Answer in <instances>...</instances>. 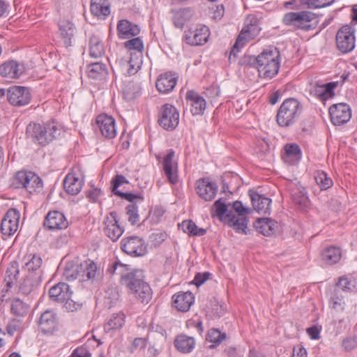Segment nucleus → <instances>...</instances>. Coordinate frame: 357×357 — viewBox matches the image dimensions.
<instances>
[{
  "mask_svg": "<svg viewBox=\"0 0 357 357\" xmlns=\"http://www.w3.org/2000/svg\"><path fill=\"white\" fill-rule=\"evenodd\" d=\"M11 313L17 317H24L29 312V305L20 298H14L10 305Z\"/></svg>",
  "mask_w": 357,
  "mask_h": 357,
  "instance_id": "49530a36",
  "label": "nucleus"
},
{
  "mask_svg": "<svg viewBox=\"0 0 357 357\" xmlns=\"http://www.w3.org/2000/svg\"><path fill=\"white\" fill-rule=\"evenodd\" d=\"M177 82V77L171 73H165L159 75L156 80L155 86L158 91L162 93H168L175 87Z\"/></svg>",
  "mask_w": 357,
  "mask_h": 357,
  "instance_id": "473e14b6",
  "label": "nucleus"
},
{
  "mask_svg": "<svg viewBox=\"0 0 357 357\" xmlns=\"http://www.w3.org/2000/svg\"><path fill=\"white\" fill-rule=\"evenodd\" d=\"M316 18L317 15L311 11L289 12L284 15L282 23L296 29L309 31L313 28L311 22Z\"/></svg>",
  "mask_w": 357,
  "mask_h": 357,
  "instance_id": "423d86ee",
  "label": "nucleus"
},
{
  "mask_svg": "<svg viewBox=\"0 0 357 357\" xmlns=\"http://www.w3.org/2000/svg\"><path fill=\"white\" fill-rule=\"evenodd\" d=\"M261 78L271 79L278 75L280 67V53L278 48L268 49L260 53L255 61Z\"/></svg>",
  "mask_w": 357,
  "mask_h": 357,
  "instance_id": "7ed1b4c3",
  "label": "nucleus"
},
{
  "mask_svg": "<svg viewBox=\"0 0 357 357\" xmlns=\"http://www.w3.org/2000/svg\"><path fill=\"white\" fill-rule=\"evenodd\" d=\"M329 305L331 307L336 311H343L344 310V296L342 294L340 289H334L331 292Z\"/></svg>",
  "mask_w": 357,
  "mask_h": 357,
  "instance_id": "a19ab883",
  "label": "nucleus"
},
{
  "mask_svg": "<svg viewBox=\"0 0 357 357\" xmlns=\"http://www.w3.org/2000/svg\"><path fill=\"white\" fill-rule=\"evenodd\" d=\"M144 278V272L142 270H134L123 275L121 282L135 298L142 303L147 304L152 298L153 292Z\"/></svg>",
  "mask_w": 357,
  "mask_h": 357,
  "instance_id": "f257e3e1",
  "label": "nucleus"
},
{
  "mask_svg": "<svg viewBox=\"0 0 357 357\" xmlns=\"http://www.w3.org/2000/svg\"><path fill=\"white\" fill-rule=\"evenodd\" d=\"M225 337V334L222 333L218 329H211L208 333L207 339L211 342L220 343Z\"/></svg>",
  "mask_w": 357,
  "mask_h": 357,
  "instance_id": "6e6d98bb",
  "label": "nucleus"
},
{
  "mask_svg": "<svg viewBox=\"0 0 357 357\" xmlns=\"http://www.w3.org/2000/svg\"><path fill=\"white\" fill-rule=\"evenodd\" d=\"M301 158V151L296 144H287L284 146L283 160L289 165H295Z\"/></svg>",
  "mask_w": 357,
  "mask_h": 357,
  "instance_id": "e433bc0d",
  "label": "nucleus"
},
{
  "mask_svg": "<svg viewBox=\"0 0 357 357\" xmlns=\"http://www.w3.org/2000/svg\"><path fill=\"white\" fill-rule=\"evenodd\" d=\"M20 322L16 319L12 320L6 326V331L11 336H13L15 332L20 331Z\"/></svg>",
  "mask_w": 357,
  "mask_h": 357,
  "instance_id": "0e129e2a",
  "label": "nucleus"
},
{
  "mask_svg": "<svg viewBox=\"0 0 357 357\" xmlns=\"http://www.w3.org/2000/svg\"><path fill=\"white\" fill-rule=\"evenodd\" d=\"M351 281L346 277H340L334 289H339L342 293L351 290Z\"/></svg>",
  "mask_w": 357,
  "mask_h": 357,
  "instance_id": "bf43d9fd",
  "label": "nucleus"
},
{
  "mask_svg": "<svg viewBox=\"0 0 357 357\" xmlns=\"http://www.w3.org/2000/svg\"><path fill=\"white\" fill-rule=\"evenodd\" d=\"M68 222L63 213L50 211L45 216L43 226L50 231L60 230L68 227Z\"/></svg>",
  "mask_w": 357,
  "mask_h": 357,
  "instance_id": "412c9836",
  "label": "nucleus"
},
{
  "mask_svg": "<svg viewBox=\"0 0 357 357\" xmlns=\"http://www.w3.org/2000/svg\"><path fill=\"white\" fill-rule=\"evenodd\" d=\"M125 47L132 52H142L143 54L144 43L139 37L133 38L124 43Z\"/></svg>",
  "mask_w": 357,
  "mask_h": 357,
  "instance_id": "8fccbe9b",
  "label": "nucleus"
},
{
  "mask_svg": "<svg viewBox=\"0 0 357 357\" xmlns=\"http://www.w3.org/2000/svg\"><path fill=\"white\" fill-rule=\"evenodd\" d=\"M291 199L297 208L301 211L309 208L310 202L305 189L300 185H295L291 190Z\"/></svg>",
  "mask_w": 357,
  "mask_h": 357,
  "instance_id": "7c9ffc66",
  "label": "nucleus"
},
{
  "mask_svg": "<svg viewBox=\"0 0 357 357\" xmlns=\"http://www.w3.org/2000/svg\"><path fill=\"white\" fill-rule=\"evenodd\" d=\"M96 124L103 137L108 139H113L116 135L115 120L113 117L100 114L96 118Z\"/></svg>",
  "mask_w": 357,
  "mask_h": 357,
  "instance_id": "5701e85b",
  "label": "nucleus"
},
{
  "mask_svg": "<svg viewBox=\"0 0 357 357\" xmlns=\"http://www.w3.org/2000/svg\"><path fill=\"white\" fill-rule=\"evenodd\" d=\"M185 100L190 105V112L193 116L202 115L206 107V100L197 92L191 90L187 92Z\"/></svg>",
  "mask_w": 357,
  "mask_h": 357,
  "instance_id": "a878e982",
  "label": "nucleus"
},
{
  "mask_svg": "<svg viewBox=\"0 0 357 357\" xmlns=\"http://www.w3.org/2000/svg\"><path fill=\"white\" fill-rule=\"evenodd\" d=\"M182 229L190 236H202L206 233V230L199 228L191 220H184L181 223Z\"/></svg>",
  "mask_w": 357,
  "mask_h": 357,
  "instance_id": "c03bdc74",
  "label": "nucleus"
},
{
  "mask_svg": "<svg viewBox=\"0 0 357 357\" xmlns=\"http://www.w3.org/2000/svg\"><path fill=\"white\" fill-rule=\"evenodd\" d=\"M331 122L335 126H341L347 123L351 117L350 107L346 103L333 105L329 108Z\"/></svg>",
  "mask_w": 357,
  "mask_h": 357,
  "instance_id": "dca6fc26",
  "label": "nucleus"
},
{
  "mask_svg": "<svg viewBox=\"0 0 357 357\" xmlns=\"http://www.w3.org/2000/svg\"><path fill=\"white\" fill-rule=\"evenodd\" d=\"M30 259L25 263L24 268L28 271H35L38 270L42 264V259L36 255H30Z\"/></svg>",
  "mask_w": 357,
  "mask_h": 357,
  "instance_id": "3c124183",
  "label": "nucleus"
},
{
  "mask_svg": "<svg viewBox=\"0 0 357 357\" xmlns=\"http://www.w3.org/2000/svg\"><path fill=\"white\" fill-rule=\"evenodd\" d=\"M158 122L159 125L167 130H173L178 125L179 112L172 105H163L159 112Z\"/></svg>",
  "mask_w": 357,
  "mask_h": 357,
  "instance_id": "9b49d317",
  "label": "nucleus"
},
{
  "mask_svg": "<svg viewBox=\"0 0 357 357\" xmlns=\"http://www.w3.org/2000/svg\"><path fill=\"white\" fill-rule=\"evenodd\" d=\"M61 134V126L54 121L44 124L30 123L26 130V137L35 144L46 146Z\"/></svg>",
  "mask_w": 357,
  "mask_h": 357,
  "instance_id": "f03ea898",
  "label": "nucleus"
},
{
  "mask_svg": "<svg viewBox=\"0 0 357 357\" xmlns=\"http://www.w3.org/2000/svg\"><path fill=\"white\" fill-rule=\"evenodd\" d=\"M121 250L132 257L144 256L146 253V245L144 241L137 236L123 238L121 241Z\"/></svg>",
  "mask_w": 357,
  "mask_h": 357,
  "instance_id": "f8f14e48",
  "label": "nucleus"
},
{
  "mask_svg": "<svg viewBox=\"0 0 357 357\" xmlns=\"http://www.w3.org/2000/svg\"><path fill=\"white\" fill-rule=\"evenodd\" d=\"M10 186L15 189L24 188L33 194L42 190L43 181L33 172L19 171L10 179Z\"/></svg>",
  "mask_w": 357,
  "mask_h": 357,
  "instance_id": "39448f33",
  "label": "nucleus"
},
{
  "mask_svg": "<svg viewBox=\"0 0 357 357\" xmlns=\"http://www.w3.org/2000/svg\"><path fill=\"white\" fill-rule=\"evenodd\" d=\"M20 213L16 208H10L4 215L1 224V231L3 236L13 235L19 228Z\"/></svg>",
  "mask_w": 357,
  "mask_h": 357,
  "instance_id": "ddd939ff",
  "label": "nucleus"
},
{
  "mask_svg": "<svg viewBox=\"0 0 357 357\" xmlns=\"http://www.w3.org/2000/svg\"><path fill=\"white\" fill-rule=\"evenodd\" d=\"M97 271L96 264L92 261H86L84 270V274L88 279H93L95 278Z\"/></svg>",
  "mask_w": 357,
  "mask_h": 357,
  "instance_id": "5fc2aeb1",
  "label": "nucleus"
},
{
  "mask_svg": "<svg viewBox=\"0 0 357 357\" xmlns=\"http://www.w3.org/2000/svg\"><path fill=\"white\" fill-rule=\"evenodd\" d=\"M77 268V266H75V268H66L63 274L68 280H75L79 275Z\"/></svg>",
  "mask_w": 357,
  "mask_h": 357,
  "instance_id": "774afa93",
  "label": "nucleus"
},
{
  "mask_svg": "<svg viewBox=\"0 0 357 357\" xmlns=\"http://www.w3.org/2000/svg\"><path fill=\"white\" fill-rule=\"evenodd\" d=\"M126 214L128 215V220L131 225H135L139 220V216L138 214V207L135 204H130L126 206Z\"/></svg>",
  "mask_w": 357,
  "mask_h": 357,
  "instance_id": "603ef678",
  "label": "nucleus"
},
{
  "mask_svg": "<svg viewBox=\"0 0 357 357\" xmlns=\"http://www.w3.org/2000/svg\"><path fill=\"white\" fill-rule=\"evenodd\" d=\"M72 294L69 285L64 282H59L49 290V296L52 301L63 303L67 310L74 312L81 305L71 298Z\"/></svg>",
  "mask_w": 357,
  "mask_h": 357,
  "instance_id": "0eeeda50",
  "label": "nucleus"
},
{
  "mask_svg": "<svg viewBox=\"0 0 357 357\" xmlns=\"http://www.w3.org/2000/svg\"><path fill=\"white\" fill-rule=\"evenodd\" d=\"M58 320L56 314L50 310L43 312L38 320V326L44 334H52L57 328Z\"/></svg>",
  "mask_w": 357,
  "mask_h": 357,
  "instance_id": "b1692460",
  "label": "nucleus"
},
{
  "mask_svg": "<svg viewBox=\"0 0 357 357\" xmlns=\"http://www.w3.org/2000/svg\"><path fill=\"white\" fill-rule=\"evenodd\" d=\"M128 183L126 178L123 175L117 174L112 181V190L115 195H118L117 188L123 183Z\"/></svg>",
  "mask_w": 357,
  "mask_h": 357,
  "instance_id": "052dcab7",
  "label": "nucleus"
},
{
  "mask_svg": "<svg viewBox=\"0 0 357 357\" xmlns=\"http://www.w3.org/2000/svg\"><path fill=\"white\" fill-rule=\"evenodd\" d=\"M210 275L211 274L208 272H204L203 273H198L195 275V276L194 278L193 283L197 287H199V286L202 285V284H204V282L208 279Z\"/></svg>",
  "mask_w": 357,
  "mask_h": 357,
  "instance_id": "69168bd1",
  "label": "nucleus"
},
{
  "mask_svg": "<svg viewBox=\"0 0 357 357\" xmlns=\"http://www.w3.org/2000/svg\"><path fill=\"white\" fill-rule=\"evenodd\" d=\"M8 102L14 106H24L29 104L31 99L28 88L21 86H12L7 91Z\"/></svg>",
  "mask_w": 357,
  "mask_h": 357,
  "instance_id": "4468645a",
  "label": "nucleus"
},
{
  "mask_svg": "<svg viewBox=\"0 0 357 357\" xmlns=\"http://www.w3.org/2000/svg\"><path fill=\"white\" fill-rule=\"evenodd\" d=\"M291 357H307L306 349L301 344L295 345L293 348Z\"/></svg>",
  "mask_w": 357,
  "mask_h": 357,
  "instance_id": "338daca9",
  "label": "nucleus"
},
{
  "mask_svg": "<svg viewBox=\"0 0 357 357\" xmlns=\"http://www.w3.org/2000/svg\"><path fill=\"white\" fill-rule=\"evenodd\" d=\"M91 12L98 18L105 19L110 14V6L107 0H91Z\"/></svg>",
  "mask_w": 357,
  "mask_h": 357,
  "instance_id": "c9c22d12",
  "label": "nucleus"
},
{
  "mask_svg": "<svg viewBox=\"0 0 357 357\" xmlns=\"http://www.w3.org/2000/svg\"><path fill=\"white\" fill-rule=\"evenodd\" d=\"M192 16V11L190 8H182L174 12L173 22L176 27L182 29L185 22Z\"/></svg>",
  "mask_w": 357,
  "mask_h": 357,
  "instance_id": "37998d69",
  "label": "nucleus"
},
{
  "mask_svg": "<svg viewBox=\"0 0 357 357\" xmlns=\"http://www.w3.org/2000/svg\"><path fill=\"white\" fill-rule=\"evenodd\" d=\"M174 156L175 151L169 149L162 162L165 175L172 184H176L178 181V162L174 160Z\"/></svg>",
  "mask_w": 357,
  "mask_h": 357,
  "instance_id": "a211bd4d",
  "label": "nucleus"
},
{
  "mask_svg": "<svg viewBox=\"0 0 357 357\" xmlns=\"http://www.w3.org/2000/svg\"><path fill=\"white\" fill-rule=\"evenodd\" d=\"M105 298H107L111 301V303H113L117 301L119 298V291L116 287H109L105 291Z\"/></svg>",
  "mask_w": 357,
  "mask_h": 357,
  "instance_id": "680f3d73",
  "label": "nucleus"
},
{
  "mask_svg": "<svg viewBox=\"0 0 357 357\" xmlns=\"http://www.w3.org/2000/svg\"><path fill=\"white\" fill-rule=\"evenodd\" d=\"M342 257V250L339 247H326L321 252V259L326 264L333 265L337 263Z\"/></svg>",
  "mask_w": 357,
  "mask_h": 357,
  "instance_id": "4c0bfd02",
  "label": "nucleus"
},
{
  "mask_svg": "<svg viewBox=\"0 0 357 357\" xmlns=\"http://www.w3.org/2000/svg\"><path fill=\"white\" fill-rule=\"evenodd\" d=\"M195 344V342L194 338L185 335L177 336L174 340L176 348L182 353L190 352L193 349Z\"/></svg>",
  "mask_w": 357,
  "mask_h": 357,
  "instance_id": "58836bf2",
  "label": "nucleus"
},
{
  "mask_svg": "<svg viewBox=\"0 0 357 357\" xmlns=\"http://www.w3.org/2000/svg\"><path fill=\"white\" fill-rule=\"evenodd\" d=\"M303 112L301 103L296 98L285 99L278 110L276 121L280 127L287 128L294 125Z\"/></svg>",
  "mask_w": 357,
  "mask_h": 357,
  "instance_id": "20e7f679",
  "label": "nucleus"
},
{
  "mask_svg": "<svg viewBox=\"0 0 357 357\" xmlns=\"http://www.w3.org/2000/svg\"><path fill=\"white\" fill-rule=\"evenodd\" d=\"M336 46L343 54L351 52L356 44L355 29L350 25L342 26L336 34Z\"/></svg>",
  "mask_w": 357,
  "mask_h": 357,
  "instance_id": "9d476101",
  "label": "nucleus"
},
{
  "mask_svg": "<svg viewBox=\"0 0 357 357\" xmlns=\"http://www.w3.org/2000/svg\"><path fill=\"white\" fill-rule=\"evenodd\" d=\"M232 208L238 214L235 215L232 211H229L226 215L228 224L233 227L236 232L247 234L248 218L245 215L248 214L251 210L245 207L242 202L239 201L234 202Z\"/></svg>",
  "mask_w": 357,
  "mask_h": 357,
  "instance_id": "1a4fd4ad",
  "label": "nucleus"
},
{
  "mask_svg": "<svg viewBox=\"0 0 357 357\" xmlns=\"http://www.w3.org/2000/svg\"><path fill=\"white\" fill-rule=\"evenodd\" d=\"M210 36V30L205 25H199L195 29L185 32V41L190 45H202L205 44Z\"/></svg>",
  "mask_w": 357,
  "mask_h": 357,
  "instance_id": "6ab92c4d",
  "label": "nucleus"
},
{
  "mask_svg": "<svg viewBox=\"0 0 357 357\" xmlns=\"http://www.w3.org/2000/svg\"><path fill=\"white\" fill-rule=\"evenodd\" d=\"M104 233L112 241H116L123 233V229L119 225L116 213L111 212L104 220Z\"/></svg>",
  "mask_w": 357,
  "mask_h": 357,
  "instance_id": "aec40b11",
  "label": "nucleus"
},
{
  "mask_svg": "<svg viewBox=\"0 0 357 357\" xmlns=\"http://www.w3.org/2000/svg\"><path fill=\"white\" fill-rule=\"evenodd\" d=\"M24 69L23 65L17 61L9 60L0 65V75L4 77L16 79L22 74Z\"/></svg>",
  "mask_w": 357,
  "mask_h": 357,
  "instance_id": "c756f323",
  "label": "nucleus"
},
{
  "mask_svg": "<svg viewBox=\"0 0 357 357\" xmlns=\"http://www.w3.org/2000/svg\"><path fill=\"white\" fill-rule=\"evenodd\" d=\"M197 194L206 202L212 201L217 192L218 186L215 183L209 178H202L197 181L195 183Z\"/></svg>",
  "mask_w": 357,
  "mask_h": 357,
  "instance_id": "f3484780",
  "label": "nucleus"
},
{
  "mask_svg": "<svg viewBox=\"0 0 357 357\" xmlns=\"http://www.w3.org/2000/svg\"><path fill=\"white\" fill-rule=\"evenodd\" d=\"M143 54L142 52L130 53L128 59H121L118 64L123 74L126 75H133L141 68L143 63Z\"/></svg>",
  "mask_w": 357,
  "mask_h": 357,
  "instance_id": "2eb2a0df",
  "label": "nucleus"
},
{
  "mask_svg": "<svg viewBox=\"0 0 357 357\" xmlns=\"http://www.w3.org/2000/svg\"><path fill=\"white\" fill-rule=\"evenodd\" d=\"M139 87L135 86L133 84H129L128 85H127L124 90V95L126 98L128 100L135 98L139 96Z\"/></svg>",
  "mask_w": 357,
  "mask_h": 357,
  "instance_id": "13d9d810",
  "label": "nucleus"
},
{
  "mask_svg": "<svg viewBox=\"0 0 357 357\" xmlns=\"http://www.w3.org/2000/svg\"><path fill=\"white\" fill-rule=\"evenodd\" d=\"M261 29L259 26V20L255 15H248L245 20V26L238 35L234 45L231 54H235L239 51V48L243 47L245 43L256 37Z\"/></svg>",
  "mask_w": 357,
  "mask_h": 357,
  "instance_id": "6e6552de",
  "label": "nucleus"
},
{
  "mask_svg": "<svg viewBox=\"0 0 357 357\" xmlns=\"http://www.w3.org/2000/svg\"><path fill=\"white\" fill-rule=\"evenodd\" d=\"M335 0H300V3L310 9L321 8L331 6Z\"/></svg>",
  "mask_w": 357,
  "mask_h": 357,
  "instance_id": "09e8293b",
  "label": "nucleus"
},
{
  "mask_svg": "<svg viewBox=\"0 0 357 357\" xmlns=\"http://www.w3.org/2000/svg\"><path fill=\"white\" fill-rule=\"evenodd\" d=\"M248 193L254 210L259 214L269 215L271 213V199L252 190H250Z\"/></svg>",
  "mask_w": 357,
  "mask_h": 357,
  "instance_id": "393cba45",
  "label": "nucleus"
},
{
  "mask_svg": "<svg viewBox=\"0 0 357 357\" xmlns=\"http://www.w3.org/2000/svg\"><path fill=\"white\" fill-rule=\"evenodd\" d=\"M172 299L173 307L181 312H188L195 301L194 296L190 291L178 292L172 296Z\"/></svg>",
  "mask_w": 357,
  "mask_h": 357,
  "instance_id": "cd10ccee",
  "label": "nucleus"
},
{
  "mask_svg": "<svg viewBox=\"0 0 357 357\" xmlns=\"http://www.w3.org/2000/svg\"><path fill=\"white\" fill-rule=\"evenodd\" d=\"M342 347L347 351H350L357 347V336H349L342 340Z\"/></svg>",
  "mask_w": 357,
  "mask_h": 357,
  "instance_id": "4d7b16f0",
  "label": "nucleus"
},
{
  "mask_svg": "<svg viewBox=\"0 0 357 357\" xmlns=\"http://www.w3.org/2000/svg\"><path fill=\"white\" fill-rule=\"evenodd\" d=\"M89 56L98 59L105 53V45L102 38L96 34H92L89 39Z\"/></svg>",
  "mask_w": 357,
  "mask_h": 357,
  "instance_id": "f704fd0d",
  "label": "nucleus"
},
{
  "mask_svg": "<svg viewBox=\"0 0 357 357\" xmlns=\"http://www.w3.org/2000/svg\"><path fill=\"white\" fill-rule=\"evenodd\" d=\"M256 230L264 236H270L274 234L278 229V223L268 218H258L254 224Z\"/></svg>",
  "mask_w": 357,
  "mask_h": 357,
  "instance_id": "72a5a7b5",
  "label": "nucleus"
},
{
  "mask_svg": "<svg viewBox=\"0 0 357 357\" xmlns=\"http://www.w3.org/2000/svg\"><path fill=\"white\" fill-rule=\"evenodd\" d=\"M117 34L119 38L126 39L137 36L140 33L138 25L128 20H121L117 23Z\"/></svg>",
  "mask_w": 357,
  "mask_h": 357,
  "instance_id": "2f4dec72",
  "label": "nucleus"
},
{
  "mask_svg": "<svg viewBox=\"0 0 357 357\" xmlns=\"http://www.w3.org/2000/svg\"><path fill=\"white\" fill-rule=\"evenodd\" d=\"M215 208V213L216 215L220 219L222 220L225 218L227 220L226 215L229 213L227 211V205L221 201V199L217 200L213 205Z\"/></svg>",
  "mask_w": 357,
  "mask_h": 357,
  "instance_id": "864d4df0",
  "label": "nucleus"
},
{
  "mask_svg": "<svg viewBox=\"0 0 357 357\" xmlns=\"http://www.w3.org/2000/svg\"><path fill=\"white\" fill-rule=\"evenodd\" d=\"M338 85L337 82H332L323 84H316L310 89V94L321 101H325L335 96V89Z\"/></svg>",
  "mask_w": 357,
  "mask_h": 357,
  "instance_id": "bb28decb",
  "label": "nucleus"
},
{
  "mask_svg": "<svg viewBox=\"0 0 357 357\" xmlns=\"http://www.w3.org/2000/svg\"><path fill=\"white\" fill-rule=\"evenodd\" d=\"M59 36L66 47L73 45L75 41L76 28L69 20L60 21L59 24Z\"/></svg>",
  "mask_w": 357,
  "mask_h": 357,
  "instance_id": "4be33fe9",
  "label": "nucleus"
},
{
  "mask_svg": "<svg viewBox=\"0 0 357 357\" xmlns=\"http://www.w3.org/2000/svg\"><path fill=\"white\" fill-rule=\"evenodd\" d=\"M87 73L90 78L96 79L105 76L107 74V68L105 64L96 62L87 66Z\"/></svg>",
  "mask_w": 357,
  "mask_h": 357,
  "instance_id": "79ce46f5",
  "label": "nucleus"
},
{
  "mask_svg": "<svg viewBox=\"0 0 357 357\" xmlns=\"http://www.w3.org/2000/svg\"><path fill=\"white\" fill-rule=\"evenodd\" d=\"M20 291L24 294H29L33 289L32 281L30 278L24 279L20 286Z\"/></svg>",
  "mask_w": 357,
  "mask_h": 357,
  "instance_id": "e2e57ef3",
  "label": "nucleus"
},
{
  "mask_svg": "<svg viewBox=\"0 0 357 357\" xmlns=\"http://www.w3.org/2000/svg\"><path fill=\"white\" fill-rule=\"evenodd\" d=\"M314 179L321 190L330 188L333 184L332 179L324 171H317L314 173Z\"/></svg>",
  "mask_w": 357,
  "mask_h": 357,
  "instance_id": "de8ad7c7",
  "label": "nucleus"
},
{
  "mask_svg": "<svg viewBox=\"0 0 357 357\" xmlns=\"http://www.w3.org/2000/svg\"><path fill=\"white\" fill-rule=\"evenodd\" d=\"M63 184L68 194L76 195L81 191L84 181L79 174L70 172L66 176Z\"/></svg>",
  "mask_w": 357,
  "mask_h": 357,
  "instance_id": "c85d7f7f",
  "label": "nucleus"
},
{
  "mask_svg": "<svg viewBox=\"0 0 357 357\" xmlns=\"http://www.w3.org/2000/svg\"><path fill=\"white\" fill-rule=\"evenodd\" d=\"M20 273L18 264L17 261H11L7 268L5 281L6 287L10 288L15 282L17 280Z\"/></svg>",
  "mask_w": 357,
  "mask_h": 357,
  "instance_id": "a18cd8bd",
  "label": "nucleus"
},
{
  "mask_svg": "<svg viewBox=\"0 0 357 357\" xmlns=\"http://www.w3.org/2000/svg\"><path fill=\"white\" fill-rule=\"evenodd\" d=\"M125 314L121 312L113 314L104 326L105 331L109 333L120 329L125 324Z\"/></svg>",
  "mask_w": 357,
  "mask_h": 357,
  "instance_id": "ea45409f",
  "label": "nucleus"
}]
</instances>
